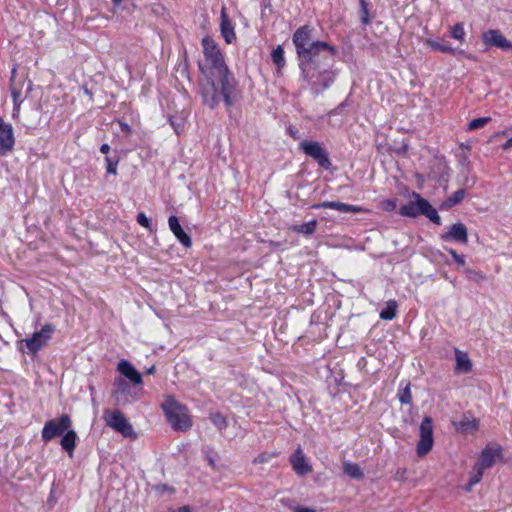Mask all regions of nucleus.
Returning a JSON list of instances; mask_svg holds the SVG:
<instances>
[{
	"label": "nucleus",
	"mask_w": 512,
	"mask_h": 512,
	"mask_svg": "<svg viewBox=\"0 0 512 512\" xmlns=\"http://www.w3.org/2000/svg\"><path fill=\"white\" fill-rule=\"evenodd\" d=\"M474 485H475V484H471V481H469V482H468V484H467V485H465V486L463 487V489H464L466 492H470V491L472 490V488H473V486H474Z\"/></svg>",
	"instance_id": "49530a36"
},
{
	"label": "nucleus",
	"mask_w": 512,
	"mask_h": 512,
	"mask_svg": "<svg viewBox=\"0 0 512 512\" xmlns=\"http://www.w3.org/2000/svg\"><path fill=\"white\" fill-rule=\"evenodd\" d=\"M220 32L228 44H231L236 39L234 26L228 17L225 7H222L220 13Z\"/></svg>",
	"instance_id": "f3484780"
},
{
	"label": "nucleus",
	"mask_w": 512,
	"mask_h": 512,
	"mask_svg": "<svg viewBox=\"0 0 512 512\" xmlns=\"http://www.w3.org/2000/svg\"><path fill=\"white\" fill-rule=\"evenodd\" d=\"M300 149L309 157L313 158L321 167L328 169L331 165L327 151L317 141L304 140Z\"/></svg>",
	"instance_id": "1a4fd4ad"
},
{
	"label": "nucleus",
	"mask_w": 512,
	"mask_h": 512,
	"mask_svg": "<svg viewBox=\"0 0 512 512\" xmlns=\"http://www.w3.org/2000/svg\"><path fill=\"white\" fill-rule=\"evenodd\" d=\"M411 197L413 201H410L400 208V214L402 216L415 218L419 215H424L434 224L441 225V218L437 210L432 207L428 200L421 197L417 192H413Z\"/></svg>",
	"instance_id": "7ed1b4c3"
},
{
	"label": "nucleus",
	"mask_w": 512,
	"mask_h": 512,
	"mask_svg": "<svg viewBox=\"0 0 512 512\" xmlns=\"http://www.w3.org/2000/svg\"><path fill=\"white\" fill-rule=\"evenodd\" d=\"M343 472L352 479L360 480L364 478V473L357 463H352L349 461L344 462Z\"/></svg>",
	"instance_id": "5701e85b"
},
{
	"label": "nucleus",
	"mask_w": 512,
	"mask_h": 512,
	"mask_svg": "<svg viewBox=\"0 0 512 512\" xmlns=\"http://www.w3.org/2000/svg\"><path fill=\"white\" fill-rule=\"evenodd\" d=\"M295 512H314V510L309 508H298Z\"/></svg>",
	"instance_id": "de8ad7c7"
},
{
	"label": "nucleus",
	"mask_w": 512,
	"mask_h": 512,
	"mask_svg": "<svg viewBox=\"0 0 512 512\" xmlns=\"http://www.w3.org/2000/svg\"><path fill=\"white\" fill-rule=\"evenodd\" d=\"M450 35L452 38L463 42L465 38V30L463 23H456L454 26H452L450 30Z\"/></svg>",
	"instance_id": "cd10ccee"
},
{
	"label": "nucleus",
	"mask_w": 512,
	"mask_h": 512,
	"mask_svg": "<svg viewBox=\"0 0 512 512\" xmlns=\"http://www.w3.org/2000/svg\"><path fill=\"white\" fill-rule=\"evenodd\" d=\"M290 463L295 472L299 475H305L312 470L311 466L306 462V458L301 447H298L295 453L291 456Z\"/></svg>",
	"instance_id": "a211bd4d"
},
{
	"label": "nucleus",
	"mask_w": 512,
	"mask_h": 512,
	"mask_svg": "<svg viewBox=\"0 0 512 512\" xmlns=\"http://www.w3.org/2000/svg\"><path fill=\"white\" fill-rule=\"evenodd\" d=\"M115 385H116V390L113 393L114 396L118 397V395H123V396L130 395L133 400L138 399V394L135 393L134 395H132L131 386L125 380L117 379Z\"/></svg>",
	"instance_id": "b1692460"
},
{
	"label": "nucleus",
	"mask_w": 512,
	"mask_h": 512,
	"mask_svg": "<svg viewBox=\"0 0 512 512\" xmlns=\"http://www.w3.org/2000/svg\"><path fill=\"white\" fill-rule=\"evenodd\" d=\"M109 151H110V146L107 143H104V144L101 145L100 152L102 154H106L107 155L109 153Z\"/></svg>",
	"instance_id": "37998d69"
},
{
	"label": "nucleus",
	"mask_w": 512,
	"mask_h": 512,
	"mask_svg": "<svg viewBox=\"0 0 512 512\" xmlns=\"http://www.w3.org/2000/svg\"><path fill=\"white\" fill-rule=\"evenodd\" d=\"M158 490L165 491L168 490V487L166 485L157 486Z\"/></svg>",
	"instance_id": "8fccbe9b"
},
{
	"label": "nucleus",
	"mask_w": 512,
	"mask_h": 512,
	"mask_svg": "<svg viewBox=\"0 0 512 512\" xmlns=\"http://www.w3.org/2000/svg\"><path fill=\"white\" fill-rule=\"evenodd\" d=\"M482 40L485 45L497 47L501 50H512V42L508 40L500 30L489 29L482 34Z\"/></svg>",
	"instance_id": "f8f14e48"
},
{
	"label": "nucleus",
	"mask_w": 512,
	"mask_h": 512,
	"mask_svg": "<svg viewBox=\"0 0 512 512\" xmlns=\"http://www.w3.org/2000/svg\"><path fill=\"white\" fill-rule=\"evenodd\" d=\"M398 304L395 300H389L384 309L380 312V318L383 320H392L396 317Z\"/></svg>",
	"instance_id": "a878e982"
},
{
	"label": "nucleus",
	"mask_w": 512,
	"mask_h": 512,
	"mask_svg": "<svg viewBox=\"0 0 512 512\" xmlns=\"http://www.w3.org/2000/svg\"><path fill=\"white\" fill-rule=\"evenodd\" d=\"M399 401L401 404H410L412 401L410 385L407 384L403 390L399 392Z\"/></svg>",
	"instance_id": "72a5a7b5"
},
{
	"label": "nucleus",
	"mask_w": 512,
	"mask_h": 512,
	"mask_svg": "<svg viewBox=\"0 0 512 512\" xmlns=\"http://www.w3.org/2000/svg\"><path fill=\"white\" fill-rule=\"evenodd\" d=\"M405 472H406V470H405V469L398 470V471H397V475H399V476H401V477H402V476L405 474Z\"/></svg>",
	"instance_id": "3c124183"
},
{
	"label": "nucleus",
	"mask_w": 512,
	"mask_h": 512,
	"mask_svg": "<svg viewBox=\"0 0 512 512\" xmlns=\"http://www.w3.org/2000/svg\"><path fill=\"white\" fill-rule=\"evenodd\" d=\"M312 209H334L342 213H358L362 208L339 201H324L311 206Z\"/></svg>",
	"instance_id": "2eb2a0df"
},
{
	"label": "nucleus",
	"mask_w": 512,
	"mask_h": 512,
	"mask_svg": "<svg viewBox=\"0 0 512 512\" xmlns=\"http://www.w3.org/2000/svg\"><path fill=\"white\" fill-rule=\"evenodd\" d=\"M55 331L54 325L47 323L45 324L40 331L33 333V335L29 338L22 340V343H25L27 352L30 354H37L47 342L51 339L52 334Z\"/></svg>",
	"instance_id": "0eeeda50"
},
{
	"label": "nucleus",
	"mask_w": 512,
	"mask_h": 512,
	"mask_svg": "<svg viewBox=\"0 0 512 512\" xmlns=\"http://www.w3.org/2000/svg\"><path fill=\"white\" fill-rule=\"evenodd\" d=\"M211 422L219 429L224 430L227 427V421L221 413H212L210 415Z\"/></svg>",
	"instance_id": "7c9ffc66"
},
{
	"label": "nucleus",
	"mask_w": 512,
	"mask_h": 512,
	"mask_svg": "<svg viewBox=\"0 0 512 512\" xmlns=\"http://www.w3.org/2000/svg\"><path fill=\"white\" fill-rule=\"evenodd\" d=\"M431 48L443 53L455 54L456 50L448 43L432 42Z\"/></svg>",
	"instance_id": "2f4dec72"
},
{
	"label": "nucleus",
	"mask_w": 512,
	"mask_h": 512,
	"mask_svg": "<svg viewBox=\"0 0 512 512\" xmlns=\"http://www.w3.org/2000/svg\"><path fill=\"white\" fill-rule=\"evenodd\" d=\"M483 473L484 469L476 463L470 472L469 481H471V484H478L482 480Z\"/></svg>",
	"instance_id": "c756f323"
},
{
	"label": "nucleus",
	"mask_w": 512,
	"mask_h": 512,
	"mask_svg": "<svg viewBox=\"0 0 512 512\" xmlns=\"http://www.w3.org/2000/svg\"><path fill=\"white\" fill-rule=\"evenodd\" d=\"M15 143L13 127L0 119V154L5 155L13 149Z\"/></svg>",
	"instance_id": "ddd939ff"
},
{
	"label": "nucleus",
	"mask_w": 512,
	"mask_h": 512,
	"mask_svg": "<svg viewBox=\"0 0 512 512\" xmlns=\"http://www.w3.org/2000/svg\"><path fill=\"white\" fill-rule=\"evenodd\" d=\"M420 439L417 444V455L422 457L426 455L433 446V422L430 417H425L419 428Z\"/></svg>",
	"instance_id": "9d476101"
},
{
	"label": "nucleus",
	"mask_w": 512,
	"mask_h": 512,
	"mask_svg": "<svg viewBox=\"0 0 512 512\" xmlns=\"http://www.w3.org/2000/svg\"><path fill=\"white\" fill-rule=\"evenodd\" d=\"M449 254L452 256V258L460 265L465 264V259L462 255H459L454 249L448 250Z\"/></svg>",
	"instance_id": "58836bf2"
},
{
	"label": "nucleus",
	"mask_w": 512,
	"mask_h": 512,
	"mask_svg": "<svg viewBox=\"0 0 512 512\" xmlns=\"http://www.w3.org/2000/svg\"><path fill=\"white\" fill-rule=\"evenodd\" d=\"M501 458L502 447L497 443L488 444L481 451L477 464L485 470L491 468Z\"/></svg>",
	"instance_id": "9b49d317"
},
{
	"label": "nucleus",
	"mask_w": 512,
	"mask_h": 512,
	"mask_svg": "<svg viewBox=\"0 0 512 512\" xmlns=\"http://www.w3.org/2000/svg\"><path fill=\"white\" fill-rule=\"evenodd\" d=\"M276 453L263 452L254 458L253 463L262 464L269 462L272 458L276 457Z\"/></svg>",
	"instance_id": "c9c22d12"
},
{
	"label": "nucleus",
	"mask_w": 512,
	"mask_h": 512,
	"mask_svg": "<svg viewBox=\"0 0 512 512\" xmlns=\"http://www.w3.org/2000/svg\"><path fill=\"white\" fill-rule=\"evenodd\" d=\"M168 226L178 241L185 247L190 248L192 245L191 237L183 230L179 223V219L175 215L168 218Z\"/></svg>",
	"instance_id": "dca6fc26"
},
{
	"label": "nucleus",
	"mask_w": 512,
	"mask_h": 512,
	"mask_svg": "<svg viewBox=\"0 0 512 512\" xmlns=\"http://www.w3.org/2000/svg\"><path fill=\"white\" fill-rule=\"evenodd\" d=\"M170 123H171V126L173 127L174 131L177 134H180V132L183 129V125L181 123H176L172 118H170Z\"/></svg>",
	"instance_id": "a19ab883"
},
{
	"label": "nucleus",
	"mask_w": 512,
	"mask_h": 512,
	"mask_svg": "<svg viewBox=\"0 0 512 512\" xmlns=\"http://www.w3.org/2000/svg\"><path fill=\"white\" fill-rule=\"evenodd\" d=\"M316 227H317V220H311L309 222H306V223H303L300 225H294V226H292L291 229H292V231H294L296 233H301L305 236H310L315 232Z\"/></svg>",
	"instance_id": "393cba45"
},
{
	"label": "nucleus",
	"mask_w": 512,
	"mask_h": 512,
	"mask_svg": "<svg viewBox=\"0 0 512 512\" xmlns=\"http://www.w3.org/2000/svg\"><path fill=\"white\" fill-rule=\"evenodd\" d=\"M112 1H113L114 5L118 6V5H120V4H121V2H122L123 0H112Z\"/></svg>",
	"instance_id": "603ef678"
},
{
	"label": "nucleus",
	"mask_w": 512,
	"mask_h": 512,
	"mask_svg": "<svg viewBox=\"0 0 512 512\" xmlns=\"http://www.w3.org/2000/svg\"><path fill=\"white\" fill-rule=\"evenodd\" d=\"M478 428V421L476 419H464L458 423V429L468 432L474 431Z\"/></svg>",
	"instance_id": "c85d7f7f"
},
{
	"label": "nucleus",
	"mask_w": 512,
	"mask_h": 512,
	"mask_svg": "<svg viewBox=\"0 0 512 512\" xmlns=\"http://www.w3.org/2000/svg\"><path fill=\"white\" fill-rule=\"evenodd\" d=\"M77 433L76 431L72 429H68L64 434L60 441L61 447L63 450H65L70 457L73 456V451L76 447V441H77Z\"/></svg>",
	"instance_id": "aec40b11"
},
{
	"label": "nucleus",
	"mask_w": 512,
	"mask_h": 512,
	"mask_svg": "<svg viewBox=\"0 0 512 512\" xmlns=\"http://www.w3.org/2000/svg\"><path fill=\"white\" fill-rule=\"evenodd\" d=\"M154 372H155V366H151L150 368H148V369L146 370V373H147V374H153Z\"/></svg>",
	"instance_id": "09e8293b"
},
{
	"label": "nucleus",
	"mask_w": 512,
	"mask_h": 512,
	"mask_svg": "<svg viewBox=\"0 0 512 512\" xmlns=\"http://www.w3.org/2000/svg\"><path fill=\"white\" fill-rule=\"evenodd\" d=\"M162 409L168 422L176 430L185 431L191 427V421L187 414V409L180 404L175 397L167 396L162 403Z\"/></svg>",
	"instance_id": "20e7f679"
},
{
	"label": "nucleus",
	"mask_w": 512,
	"mask_h": 512,
	"mask_svg": "<svg viewBox=\"0 0 512 512\" xmlns=\"http://www.w3.org/2000/svg\"><path fill=\"white\" fill-rule=\"evenodd\" d=\"M395 207H396L395 201H392V200L387 201V206H386L387 210H393Z\"/></svg>",
	"instance_id": "a18cd8bd"
},
{
	"label": "nucleus",
	"mask_w": 512,
	"mask_h": 512,
	"mask_svg": "<svg viewBox=\"0 0 512 512\" xmlns=\"http://www.w3.org/2000/svg\"><path fill=\"white\" fill-rule=\"evenodd\" d=\"M491 121L490 117H480L473 119L468 124V130H475L484 127L487 123Z\"/></svg>",
	"instance_id": "473e14b6"
},
{
	"label": "nucleus",
	"mask_w": 512,
	"mask_h": 512,
	"mask_svg": "<svg viewBox=\"0 0 512 512\" xmlns=\"http://www.w3.org/2000/svg\"><path fill=\"white\" fill-rule=\"evenodd\" d=\"M12 94H13V97H14V98H16V97H17V95H18L15 91H13V93H12Z\"/></svg>",
	"instance_id": "5fc2aeb1"
},
{
	"label": "nucleus",
	"mask_w": 512,
	"mask_h": 512,
	"mask_svg": "<svg viewBox=\"0 0 512 512\" xmlns=\"http://www.w3.org/2000/svg\"><path fill=\"white\" fill-rule=\"evenodd\" d=\"M104 420L108 427H111L124 437L135 436L132 425L120 410L106 411L104 413Z\"/></svg>",
	"instance_id": "6e6552de"
},
{
	"label": "nucleus",
	"mask_w": 512,
	"mask_h": 512,
	"mask_svg": "<svg viewBox=\"0 0 512 512\" xmlns=\"http://www.w3.org/2000/svg\"><path fill=\"white\" fill-rule=\"evenodd\" d=\"M361 4V21L364 25H367L370 22L369 14H368V4L365 0H360Z\"/></svg>",
	"instance_id": "e433bc0d"
},
{
	"label": "nucleus",
	"mask_w": 512,
	"mask_h": 512,
	"mask_svg": "<svg viewBox=\"0 0 512 512\" xmlns=\"http://www.w3.org/2000/svg\"><path fill=\"white\" fill-rule=\"evenodd\" d=\"M455 360L456 366L455 369L461 373H468L471 371L472 363L465 352L460 351L459 349H455Z\"/></svg>",
	"instance_id": "412c9836"
},
{
	"label": "nucleus",
	"mask_w": 512,
	"mask_h": 512,
	"mask_svg": "<svg viewBox=\"0 0 512 512\" xmlns=\"http://www.w3.org/2000/svg\"><path fill=\"white\" fill-rule=\"evenodd\" d=\"M71 426L72 421L68 414H62L58 419L49 420L42 429V440L47 443L53 438L63 435Z\"/></svg>",
	"instance_id": "423d86ee"
},
{
	"label": "nucleus",
	"mask_w": 512,
	"mask_h": 512,
	"mask_svg": "<svg viewBox=\"0 0 512 512\" xmlns=\"http://www.w3.org/2000/svg\"><path fill=\"white\" fill-rule=\"evenodd\" d=\"M502 148L504 150H509L510 148H512V137L509 138L503 145H502Z\"/></svg>",
	"instance_id": "c03bdc74"
},
{
	"label": "nucleus",
	"mask_w": 512,
	"mask_h": 512,
	"mask_svg": "<svg viewBox=\"0 0 512 512\" xmlns=\"http://www.w3.org/2000/svg\"><path fill=\"white\" fill-rule=\"evenodd\" d=\"M314 75L312 77L303 75L304 79L311 85L314 93L318 94L330 87L334 82V73L328 69H321L318 59L314 61Z\"/></svg>",
	"instance_id": "39448f33"
},
{
	"label": "nucleus",
	"mask_w": 512,
	"mask_h": 512,
	"mask_svg": "<svg viewBox=\"0 0 512 512\" xmlns=\"http://www.w3.org/2000/svg\"><path fill=\"white\" fill-rule=\"evenodd\" d=\"M118 123L122 132H124L127 135L131 133V127L126 122L119 121Z\"/></svg>",
	"instance_id": "79ce46f5"
},
{
	"label": "nucleus",
	"mask_w": 512,
	"mask_h": 512,
	"mask_svg": "<svg viewBox=\"0 0 512 512\" xmlns=\"http://www.w3.org/2000/svg\"><path fill=\"white\" fill-rule=\"evenodd\" d=\"M137 222L139 225L148 229L149 231L153 230L150 219L147 218V216L144 213L141 212L137 215Z\"/></svg>",
	"instance_id": "4c0bfd02"
},
{
	"label": "nucleus",
	"mask_w": 512,
	"mask_h": 512,
	"mask_svg": "<svg viewBox=\"0 0 512 512\" xmlns=\"http://www.w3.org/2000/svg\"><path fill=\"white\" fill-rule=\"evenodd\" d=\"M118 371L129 379L134 385H142L143 380L139 371L127 360H121L118 363Z\"/></svg>",
	"instance_id": "6ab92c4d"
},
{
	"label": "nucleus",
	"mask_w": 512,
	"mask_h": 512,
	"mask_svg": "<svg viewBox=\"0 0 512 512\" xmlns=\"http://www.w3.org/2000/svg\"><path fill=\"white\" fill-rule=\"evenodd\" d=\"M440 238L445 242L455 241L461 244H467V228L463 223H455L449 227V230L446 233L441 234Z\"/></svg>",
	"instance_id": "4468645a"
},
{
	"label": "nucleus",
	"mask_w": 512,
	"mask_h": 512,
	"mask_svg": "<svg viewBox=\"0 0 512 512\" xmlns=\"http://www.w3.org/2000/svg\"><path fill=\"white\" fill-rule=\"evenodd\" d=\"M271 58L278 68H282L285 65L284 50L281 46L272 51Z\"/></svg>",
	"instance_id": "bb28decb"
},
{
	"label": "nucleus",
	"mask_w": 512,
	"mask_h": 512,
	"mask_svg": "<svg viewBox=\"0 0 512 512\" xmlns=\"http://www.w3.org/2000/svg\"><path fill=\"white\" fill-rule=\"evenodd\" d=\"M347 106V102L344 101L342 103H340L336 108L332 109L329 113H328V116L331 117L333 115H338L340 114L343 109Z\"/></svg>",
	"instance_id": "ea45409f"
},
{
	"label": "nucleus",
	"mask_w": 512,
	"mask_h": 512,
	"mask_svg": "<svg viewBox=\"0 0 512 512\" xmlns=\"http://www.w3.org/2000/svg\"><path fill=\"white\" fill-rule=\"evenodd\" d=\"M209 463H210L211 465H213V464H214V461H213L212 459H210V460H209Z\"/></svg>",
	"instance_id": "6e6d98bb"
},
{
	"label": "nucleus",
	"mask_w": 512,
	"mask_h": 512,
	"mask_svg": "<svg viewBox=\"0 0 512 512\" xmlns=\"http://www.w3.org/2000/svg\"><path fill=\"white\" fill-rule=\"evenodd\" d=\"M205 61L199 63V93L202 102L215 108L223 99L230 107L238 97L237 81L225 64L224 56L216 42L206 36L202 39Z\"/></svg>",
	"instance_id": "f257e3e1"
},
{
	"label": "nucleus",
	"mask_w": 512,
	"mask_h": 512,
	"mask_svg": "<svg viewBox=\"0 0 512 512\" xmlns=\"http://www.w3.org/2000/svg\"><path fill=\"white\" fill-rule=\"evenodd\" d=\"M313 29L307 25L298 28L293 34V44L299 59V67L302 75L312 77L314 74V61L322 52H328L330 56L336 54V48L323 41H314Z\"/></svg>",
	"instance_id": "f03ea898"
},
{
	"label": "nucleus",
	"mask_w": 512,
	"mask_h": 512,
	"mask_svg": "<svg viewBox=\"0 0 512 512\" xmlns=\"http://www.w3.org/2000/svg\"><path fill=\"white\" fill-rule=\"evenodd\" d=\"M465 197V190L459 189L455 191L451 196L445 199L439 206L440 210H448L455 205L459 204Z\"/></svg>",
	"instance_id": "4be33fe9"
},
{
	"label": "nucleus",
	"mask_w": 512,
	"mask_h": 512,
	"mask_svg": "<svg viewBox=\"0 0 512 512\" xmlns=\"http://www.w3.org/2000/svg\"><path fill=\"white\" fill-rule=\"evenodd\" d=\"M85 93L91 97V93L88 91L87 88H85Z\"/></svg>",
	"instance_id": "864d4df0"
},
{
	"label": "nucleus",
	"mask_w": 512,
	"mask_h": 512,
	"mask_svg": "<svg viewBox=\"0 0 512 512\" xmlns=\"http://www.w3.org/2000/svg\"><path fill=\"white\" fill-rule=\"evenodd\" d=\"M106 162V170L108 173L115 175L117 173V166L119 163L118 158H111L109 156H106L105 158Z\"/></svg>",
	"instance_id": "f704fd0d"
}]
</instances>
